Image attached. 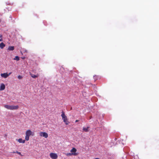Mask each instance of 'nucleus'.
Segmentation results:
<instances>
[{
	"mask_svg": "<svg viewBox=\"0 0 159 159\" xmlns=\"http://www.w3.org/2000/svg\"><path fill=\"white\" fill-rule=\"evenodd\" d=\"M4 107L10 110H16L18 109L19 107L18 105L16 106H10L7 105H4Z\"/></svg>",
	"mask_w": 159,
	"mask_h": 159,
	"instance_id": "f257e3e1",
	"label": "nucleus"
},
{
	"mask_svg": "<svg viewBox=\"0 0 159 159\" xmlns=\"http://www.w3.org/2000/svg\"><path fill=\"white\" fill-rule=\"evenodd\" d=\"M77 151V149L74 148H73L70 151L71 153H67L66 154L67 156H70L72 155L77 156V154L76 153Z\"/></svg>",
	"mask_w": 159,
	"mask_h": 159,
	"instance_id": "f03ea898",
	"label": "nucleus"
},
{
	"mask_svg": "<svg viewBox=\"0 0 159 159\" xmlns=\"http://www.w3.org/2000/svg\"><path fill=\"white\" fill-rule=\"evenodd\" d=\"M50 156L51 158L52 159H57L58 157L57 154L54 153H51L50 154Z\"/></svg>",
	"mask_w": 159,
	"mask_h": 159,
	"instance_id": "7ed1b4c3",
	"label": "nucleus"
},
{
	"mask_svg": "<svg viewBox=\"0 0 159 159\" xmlns=\"http://www.w3.org/2000/svg\"><path fill=\"white\" fill-rule=\"evenodd\" d=\"M39 135L41 137H44L45 138H47L48 137V135L47 133L45 132H40Z\"/></svg>",
	"mask_w": 159,
	"mask_h": 159,
	"instance_id": "20e7f679",
	"label": "nucleus"
},
{
	"mask_svg": "<svg viewBox=\"0 0 159 159\" xmlns=\"http://www.w3.org/2000/svg\"><path fill=\"white\" fill-rule=\"evenodd\" d=\"M11 73V72L9 73V74L7 73H2L1 74V76L3 78H6L10 75Z\"/></svg>",
	"mask_w": 159,
	"mask_h": 159,
	"instance_id": "39448f33",
	"label": "nucleus"
},
{
	"mask_svg": "<svg viewBox=\"0 0 159 159\" xmlns=\"http://www.w3.org/2000/svg\"><path fill=\"white\" fill-rule=\"evenodd\" d=\"M32 131L30 130H28L26 132V135L30 136L32 134Z\"/></svg>",
	"mask_w": 159,
	"mask_h": 159,
	"instance_id": "423d86ee",
	"label": "nucleus"
},
{
	"mask_svg": "<svg viewBox=\"0 0 159 159\" xmlns=\"http://www.w3.org/2000/svg\"><path fill=\"white\" fill-rule=\"evenodd\" d=\"M16 140L20 143H24L25 142V140H23L21 138L19 139H16Z\"/></svg>",
	"mask_w": 159,
	"mask_h": 159,
	"instance_id": "0eeeda50",
	"label": "nucleus"
},
{
	"mask_svg": "<svg viewBox=\"0 0 159 159\" xmlns=\"http://www.w3.org/2000/svg\"><path fill=\"white\" fill-rule=\"evenodd\" d=\"M5 88V86L4 84L2 83L1 84L0 88V90H3Z\"/></svg>",
	"mask_w": 159,
	"mask_h": 159,
	"instance_id": "6e6552de",
	"label": "nucleus"
},
{
	"mask_svg": "<svg viewBox=\"0 0 159 159\" xmlns=\"http://www.w3.org/2000/svg\"><path fill=\"white\" fill-rule=\"evenodd\" d=\"M61 113V116L63 119L66 118H67V117L66 116L65 114V113L63 111H62Z\"/></svg>",
	"mask_w": 159,
	"mask_h": 159,
	"instance_id": "1a4fd4ad",
	"label": "nucleus"
},
{
	"mask_svg": "<svg viewBox=\"0 0 159 159\" xmlns=\"http://www.w3.org/2000/svg\"><path fill=\"white\" fill-rule=\"evenodd\" d=\"M89 127H84L83 128V131L85 132H88L89 131Z\"/></svg>",
	"mask_w": 159,
	"mask_h": 159,
	"instance_id": "9d476101",
	"label": "nucleus"
},
{
	"mask_svg": "<svg viewBox=\"0 0 159 159\" xmlns=\"http://www.w3.org/2000/svg\"><path fill=\"white\" fill-rule=\"evenodd\" d=\"M63 120L64 122L65 123L66 125H68L70 123V122L68 121V119L67 118L63 119Z\"/></svg>",
	"mask_w": 159,
	"mask_h": 159,
	"instance_id": "9b49d317",
	"label": "nucleus"
},
{
	"mask_svg": "<svg viewBox=\"0 0 159 159\" xmlns=\"http://www.w3.org/2000/svg\"><path fill=\"white\" fill-rule=\"evenodd\" d=\"M30 75H31L32 77L34 78H36L38 77L39 76V75L38 74L37 75H35L31 73H30Z\"/></svg>",
	"mask_w": 159,
	"mask_h": 159,
	"instance_id": "f8f14e48",
	"label": "nucleus"
},
{
	"mask_svg": "<svg viewBox=\"0 0 159 159\" xmlns=\"http://www.w3.org/2000/svg\"><path fill=\"white\" fill-rule=\"evenodd\" d=\"M5 44L2 42L0 43V47L1 48H3L5 47Z\"/></svg>",
	"mask_w": 159,
	"mask_h": 159,
	"instance_id": "ddd939ff",
	"label": "nucleus"
},
{
	"mask_svg": "<svg viewBox=\"0 0 159 159\" xmlns=\"http://www.w3.org/2000/svg\"><path fill=\"white\" fill-rule=\"evenodd\" d=\"M14 49V46H10L8 48V50L10 51H13Z\"/></svg>",
	"mask_w": 159,
	"mask_h": 159,
	"instance_id": "4468645a",
	"label": "nucleus"
},
{
	"mask_svg": "<svg viewBox=\"0 0 159 159\" xmlns=\"http://www.w3.org/2000/svg\"><path fill=\"white\" fill-rule=\"evenodd\" d=\"M99 78V77L98 76L95 75L93 76V78L94 79V81H96Z\"/></svg>",
	"mask_w": 159,
	"mask_h": 159,
	"instance_id": "2eb2a0df",
	"label": "nucleus"
},
{
	"mask_svg": "<svg viewBox=\"0 0 159 159\" xmlns=\"http://www.w3.org/2000/svg\"><path fill=\"white\" fill-rule=\"evenodd\" d=\"M13 59L14 60H16L17 61H19V60H20V58H19V57L18 56H16L15 57V58H14Z\"/></svg>",
	"mask_w": 159,
	"mask_h": 159,
	"instance_id": "dca6fc26",
	"label": "nucleus"
},
{
	"mask_svg": "<svg viewBox=\"0 0 159 159\" xmlns=\"http://www.w3.org/2000/svg\"><path fill=\"white\" fill-rule=\"evenodd\" d=\"M29 136L26 135L25 136V139L27 141L29 140Z\"/></svg>",
	"mask_w": 159,
	"mask_h": 159,
	"instance_id": "f3484780",
	"label": "nucleus"
},
{
	"mask_svg": "<svg viewBox=\"0 0 159 159\" xmlns=\"http://www.w3.org/2000/svg\"><path fill=\"white\" fill-rule=\"evenodd\" d=\"M18 78L19 79H22V77L20 75H19L18 76Z\"/></svg>",
	"mask_w": 159,
	"mask_h": 159,
	"instance_id": "a211bd4d",
	"label": "nucleus"
},
{
	"mask_svg": "<svg viewBox=\"0 0 159 159\" xmlns=\"http://www.w3.org/2000/svg\"><path fill=\"white\" fill-rule=\"evenodd\" d=\"M16 153L20 155H21V156H22V155L21 154V153L20 152H19L18 151H16Z\"/></svg>",
	"mask_w": 159,
	"mask_h": 159,
	"instance_id": "6ab92c4d",
	"label": "nucleus"
},
{
	"mask_svg": "<svg viewBox=\"0 0 159 159\" xmlns=\"http://www.w3.org/2000/svg\"><path fill=\"white\" fill-rule=\"evenodd\" d=\"M79 121V120H75V122H78V121Z\"/></svg>",
	"mask_w": 159,
	"mask_h": 159,
	"instance_id": "aec40b11",
	"label": "nucleus"
},
{
	"mask_svg": "<svg viewBox=\"0 0 159 159\" xmlns=\"http://www.w3.org/2000/svg\"><path fill=\"white\" fill-rule=\"evenodd\" d=\"M2 41V38H1L0 39V41Z\"/></svg>",
	"mask_w": 159,
	"mask_h": 159,
	"instance_id": "412c9836",
	"label": "nucleus"
},
{
	"mask_svg": "<svg viewBox=\"0 0 159 159\" xmlns=\"http://www.w3.org/2000/svg\"><path fill=\"white\" fill-rule=\"evenodd\" d=\"M7 134H4V136L5 137H6L7 136Z\"/></svg>",
	"mask_w": 159,
	"mask_h": 159,
	"instance_id": "4be33fe9",
	"label": "nucleus"
},
{
	"mask_svg": "<svg viewBox=\"0 0 159 159\" xmlns=\"http://www.w3.org/2000/svg\"><path fill=\"white\" fill-rule=\"evenodd\" d=\"M2 35H1L0 36V38H2Z\"/></svg>",
	"mask_w": 159,
	"mask_h": 159,
	"instance_id": "5701e85b",
	"label": "nucleus"
},
{
	"mask_svg": "<svg viewBox=\"0 0 159 159\" xmlns=\"http://www.w3.org/2000/svg\"><path fill=\"white\" fill-rule=\"evenodd\" d=\"M23 59H25V57H23L22 58Z\"/></svg>",
	"mask_w": 159,
	"mask_h": 159,
	"instance_id": "b1692460",
	"label": "nucleus"
},
{
	"mask_svg": "<svg viewBox=\"0 0 159 159\" xmlns=\"http://www.w3.org/2000/svg\"><path fill=\"white\" fill-rule=\"evenodd\" d=\"M95 159H100L99 158H95Z\"/></svg>",
	"mask_w": 159,
	"mask_h": 159,
	"instance_id": "393cba45",
	"label": "nucleus"
}]
</instances>
